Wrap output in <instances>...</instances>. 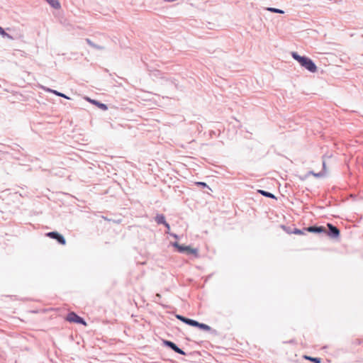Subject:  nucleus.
<instances>
[{"mask_svg": "<svg viewBox=\"0 0 363 363\" xmlns=\"http://www.w3.org/2000/svg\"><path fill=\"white\" fill-rule=\"evenodd\" d=\"M172 245L177 248L179 252H185V250L187 248V246L181 245L177 242H174Z\"/></svg>", "mask_w": 363, "mask_h": 363, "instance_id": "nucleus-16", "label": "nucleus"}, {"mask_svg": "<svg viewBox=\"0 0 363 363\" xmlns=\"http://www.w3.org/2000/svg\"><path fill=\"white\" fill-rule=\"evenodd\" d=\"M194 326L195 327H199V328L203 329L204 330H207V331L211 330V327L208 326V325L204 324V323H199L197 321H196V324H195Z\"/></svg>", "mask_w": 363, "mask_h": 363, "instance_id": "nucleus-15", "label": "nucleus"}, {"mask_svg": "<svg viewBox=\"0 0 363 363\" xmlns=\"http://www.w3.org/2000/svg\"><path fill=\"white\" fill-rule=\"evenodd\" d=\"M294 233L295 234H302V231L301 230H298V229H295L294 231Z\"/></svg>", "mask_w": 363, "mask_h": 363, "instance_id": "nucleus-22", "label": "nucleus"}, {"mask_svg": "<svg viewBox=\"0 0 363 363\" xmlns=\"http://www.w3.org/2000/svg\"><path fill=\"white\" fill-rule=\"evenodd\" d=\"M151 76L152 77H160V78L162 79L161 84H162V85L164 84V83H163V82H165V84H172V82L165 79L163 77H162V74L159 71H156L155 72L152 73Z\"/></svg>", "mask_w": 363, "mask_h": 363, "instance_id": "nucleus-8", "label": "nucleus"}, {"mask_svg": "<svg viewBox=\"0 0 363 363\" xmlns=\"http://www.w3.org/2000/svg\"><path fill=\"white\" fill-rule=\"evenodd\" d=\"M185 252L188 255L192 254L195 257H198V250L196 248H191L190 246H187L186 250H185Z\"/></svg>", "mask_w": 363, "mask_h": 363, "instance_id": "nucleus-13", "label": "nucleus"}, {"mask_svg": "<svg viewBox=\"0 0 363 363\" xmlns=\"http://www.w3.org/2000/svg\"><path fill=\"white\" fill-rule=\"evenodd\" d=\"M87 101L91 103L92 104L96 105L97 107H99L100 109L103 111H106L108 109V106L106 104H103L97 100L95 99H91L90 98H86Z\"/></svg>", "mask_w": 363, "mask_h": 363, "instance_id": "nucleus-6", "label": "nucleus"}, {"mask_svg": "<svg viewBox=\"0 0 363 363\" xmlns=\"http://www.w3.org/2000/svg\"><path fill=\"white\" fill-rule=\"evenodd\" d=\"M46 235L52 239L56 240L59 244L65 245L66 243L64 236L57 231L49 232Z\"/></svg>", "mask_w": 363, "mask_h": 363, "instance_id": "nucleus-3", "label": "nucleus"}, {"mask_svg": "<svg viewBox=\"0 0 363 363\" xmlns=\"http://www.w3.org/2000/svg\"><path fill=\"white\" fill-rule=\"evenodd\" d=\"M172 236H173L174 238H178V237H177V235H175V234H173V235H172Z\"/></svg>", "mask_w": 363, "mask_h": 363, "instance_id": "nucleus-24", "label": "nucleus"}, {"mask_svg": "<svg viewBox=\"0 0 363 363\" xmlns=\"http://www.w3.org/2000/svg\"><path fill=\"white\" fill-rule=\"evenodd\" d=\"M323 171L321 172L315 173L313 172H310L309 173L311 174L312 175H313L315 177H323L325 176L326 174H327L325 162L324 160L323 162Z\"/></svg>", "mask_w": 363, "mask_h": 363, "instance_id": "nucleus-10", "label": "nucleus"}, {"mask_svg": "<svg viewBox=\"0 0 363 363\" xmlns=\"http://www.w3.org/2000/svg\"><path fill=\"white\" fill-rule=\"evenodd\" d=\"M48 92H50V93H52L54 94H55L56 96H61V97H63V98H65V99H69L68 96H67L65 94H62L61 92H59L56 90H54V89H45Z\"/></svg>", "mask_w": 363, "mask_h": 363, "instance_id": "nucleus-14", "label": "nucleus"}, {"mask_svg": "<svg viewBox=\"0 0 363 363\" xmlns=\"http://www.w3.org/2000/svg\"><path fill=\"white\" fill-rule=\"evenodd\" d=\"M155 221L157 224H164L167 221L165 220V217L163 214H157L155 216Z\"/></svg>", "mask_w": 363, "mask_h": 363, "instance_id": "nucleus-12", "label": "nucleus"}, {"mask_svg": "<svg viewBox=\"0 0 363 363\" xmlns=\"http://www.w3.org/2000/svg\"><path fill=\"white\" fill-rule=\"evenodd\" d=\"M164 225L166 227V228H167V230H169V229H170V226H169V223H167V222H166V223L164 224Z\"/></svg>", "mask_w": 363, "mask_h": 363, "instance_id": "nucleus-23", "label": "nucleus"}, {"mask_svg": "<svg viewBox=\"0 0 363 363\" xmlns=\"http://www.w3.org/2000/svg\"><path fill=\"white\" fill-rule=\"evenodd\" d=\"M66 320L70 323H75L83 325H86V323L84 319L73 311L69 312L67 314Z\"/></svg>", "mask_w": 363, "mask_h": 363, "instance_id": "nucleus-2", "label": "nucleus"}, {"mask_svg": "<svg viewBox=\"0 0 363 363\" xmlns=\"http://www.w3.org/2000/svg\"><path fill=\"white\" fill-rule=\"evenodd\" d=\"M305 358L313 362L314 363H320V359H319V358L311 357H307V356H306Z\"/></svg>", "mask_w": 363, "mask_h": 363, "instance_id": "nucleus-20", "label": "nucleus"}, {"mask_svg": "<svg viewBox=\"0 0 363 363\" xmlns=\"http://www.w3.org/2000/svg\"><path fill=\"white\" fill-rule=\"evenodd\" d=\"M306 230L308 232H311V233H322V232H325V228H323V227H316V226H311V227H308V228H306Z\"/></svg>", "mask_w": 363, "mask_h": 363, "instance_id": "nucleus-9", "label": "nucleus"}, {"mask_svg": "<svg viewBox=\"0 0 363 363\" xmlns=\"http://www.w3.org/2000/svg\"><path fill=\"white\" fill-rule=\"evenodd\" d=\"M0 35H2L4 38H9V39H11L12 40L13 39V37L7 33L2 27L0 26Z\"/></svg>", "mask_w": 363, "mask_h": 363, "instance_id": "nucleus-18", "label": "nucleus"}, {"mask_svg": "<svg viewBox=\"0 0 363 363\" xmlns=\"http://www.w3.org/2000/svg\"><path fill=\"white\" fill-rule=\"evenodd\" d=\"M292 57L296 60L301 67L310 72L314 73L317 71V67L313 60L307 57L301 56L297 52H293L291 53Z\"/></svg>", "mask_w": 363, "mask_h": 363, "instance_id": "nucleus-1", "label": "nucleus"}, {"mask_svg": "<svg viewBox=\"0 0 363 363\" xmlns=\"http://www.w3.org/2000/svg\"><path fill=\"white\" fill-rule=\"evenodd\" d=\"M328 227L329 228V231L328 235L332 238H337L340 235V230L335 226L333 225L330 223L328 224Z\"/></svg>", "mask_w": 363, "mask_h": 363, "instance_id": "nucleus-4", "label": "nucleus"}, {"mask_svg": "<svg viewBox=\"0 0 363 363\" xmlns=\"http://www.w3.org/2000/svg\"><path fill=\"white\" fill-rule=\"evenodd\" d=\"M164 344L168 347H169L171 349H172L175 352L180 354H184V352L178 347L174 342L168 340H164Z\"/></svg>", "mask_w": 363, "mask_h": 363, "instance_id": "nucleus-5", "label": "nucleus"}, {"mask_svg": "<svg viewBox=\"0 0 363 363\" xmlns=\"http://www.w3.org/2000/svg\"><path fill=\"white\" fill-rule=\"evenodd\" d=\"M86 43L92 47L94 49H96V50H104L105 48L104 46H101V45H99L97 44H95L94 43H93L89 38H86Z\"/></svg>", "mask_w": 363, "mask_h": 363, "instance_id": "nucleus-11", "label": "nucleus"}, {"mask_svg": "<svg viewBox=\"0 0 363 363\" xmlns=\"http://www.w3.org/2000/svg\"><path fill=\"white\" fill-rule=\"evenodd\" d=\"M176 317L177 319L180 320L181 321H182L189 325L194 326L196 324V320H194L186 318L180 315H177Z\"/></svg>", "mask_w": 363, "mask_h": 363, "instance_id": "nucleus-7", "label": "nucleus"}, {"mask_svg": "<svg viewBox=\"0 0 363 363\" xmlns=\"http://www.w3.org/2000/svg\"><path fill=\"white\" fill-rule=\"evenodd\" d=\"M258 191L262 195H263V196H264L266 197H269V198H272V199H275L276 198L275 196L273 194L270 193V192H267V191H265L264 190H259Z\"/></svg>", "mask_w": 363, "mask_h": 363, "instance_id": "nucleus-19", "label": "nucleus"}, {"mask_svg": "<svg viewBox=\"0 0 363 363\" xmlns=\"http://www.w3.org/2000/svg\"><path fill=\"white\" fill-rule=\"evenodd\" d=\"M266 10H267L268 11L272 12V13H280V14L284 13V11L279 9L273 8V7H268L266 9Z\"/></svg>", "mask_w": 363, "mask_h": 363, "instance_id": "nucleus-17", "label": "nucleus"}, {"mask_svg": "<svg viewBox=\"0 0 363 363\" xmlns=\"http://www.w3.org/2000/svg\"><path fill=\"white\" fill-rule=\"evenodd\" d=\"M196 185H199V186H203V187H208V185L205 182H198L196 183Z\"/></svg>", "mask_w": 363, "mask_h": 363, "instance_id": "nucleus-21", "label": "nucleus"}]
</instances>
